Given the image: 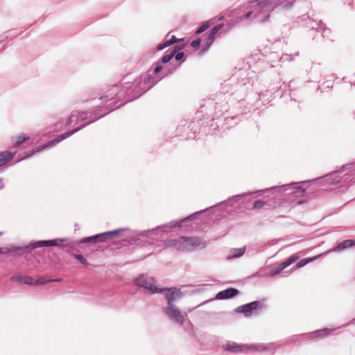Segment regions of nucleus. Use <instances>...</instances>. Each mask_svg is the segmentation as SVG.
Here are the masks:
<instances>
[{
    "instance_id": "obj_1",
    "label": "nucleus",
    "mask_w": 355,
    "mask_h": 355,
    "mask_svg": "<svg viewBox=\"0 0 355 355\" xmlns=\"http://www.w3.org/2000/svg\"><path fill=\"white\" fill-rule=\"evenodd\" d=\"M164 246L180 252H191L198 248H204L205 243L196 236H180L165 241Z\"/></svg>"
},
{
    "instance_id": "obj_2",
    "label": "nucleus",
    "mask_w": 355,
    "mask_h": 355,
    "mask_svg": "<svg viewBox=\"0 0 355 355\" xmlns=\"http://www.w3.org/2000/svg\"><path fill=\"white\" fill-rule=\"evenodd\" d=\"M163 66L159 62H156L153 64V66L149 69L148 72H153V74H155V77L153 78L151 76H149L144 78V83L146 85V87L144 89L146 90L150 89L153 85L168 74L169 72L163 71Z\"/></svg>"
},
{
    "instance_id": "obj_3",
    "label": "nucleus",
    "mask_w": 355,
    "mask_h": 355,
    "mask_svg": "<svg viewBox=\"0 0 355 355\" xmlns=\"http://www.w3.org/2000/svg\"><path fill=\"white\" fill-rule=\"evenodd\" d=\"M135 284L145 289L148 293H162V288L159 287L156 284V281L153 277L141 275L135 279Z\"/></svg>"
},
{
    "instance_id": "obj_4",
    "label": "nucleus",
    "mask_w": 355,
    "mask_h": 355,
    "mask_svg": "<svg viewBox=\"0 0 355 355\" xmlns=\"http://www.w3.org/2000/svg\"><path fill=\"white\" fill-rule=\"evenodd\" d=\"M225 349L233 352H239L247 350L262 351L267 349V348L262 345H238L232 343L225 345Z\"/></svg>"
},
{
    "instance_id": "obj_5",
    "label": "nucleus",
    "mask_w": 355,
    "mask_h": 355,
    "mask_svg": "<svg viewBox=\"0 0 355 355\" xmlns=\"http://www.w3.org/2000/svg\"><path fill=\"white\" fill-rule=\"evenodd\" d=\"M164 311L171 320L180 325L183 324L184 316L176 306H167Z\"/></svg>"
},
{
    "instance_id": "obj_6",
    "label": "nucleus",
    "mask_w": 355,
    "mask_h": 355,
    "mask_svg": "<svg viewBox=\"0 0 355 355\" xmlns=\"http://www.w3.org/2000/svg\"><path fill=\"white\" fill-rule=\"evenodd\" d=\"M164 297L167 301V306H175L173 302L182 296L180 289L172 287L170 288H162Z\"/></svg>"
},
{
    "instance_id": "obj_7",
    "label": "nucleus",
    "mask_w": 355,
    "mask_h": 355,
    "mask_svg": "<svg viewBox=\"0 0 355 355\" xmlns=\"http://www.w3.org/2000/svg\"><path fill=\"white\" fill-rule=\"evenodd\" d=\"M119 232V230H114L111 232H107L102 234H96L95 236L85 238L82 240L83 243L89 242H103L107 239H109L113 236L116 235Z\"/></svg>"
},
{
    "instance_id": "obj_8",
    "label": "nucleus",
    "mask_w": 355,
    "mask_h": 355,
    "mask_svg": "<svg viewBox=\"0 0 355 355\" xmlns=\"http://www.w3.org/2000/svg\"><path fill=\"white\" fill-rule=\"evenodd\" d=\"M299 258L300 256L297 254L292 255L287 260L281 263L277 267L272 268L270 272V276L278 275L282 270L296 261Z\"/></svg>"
},
{
    "instance_id": "obj_9",
    "label": "nucleus",
    "mask_w": 355,
    "mask_h": 355,
    "mask_svg": "<svg viewBox=\"0 0 355 355\" xmlns=\"http://www.w3.org/2000/svg\"><path fill=\"white\" fill-rule=\"evenodd\" d=\"M262 307L261 302L254 301L238 308L239 311L244 313L245 316H250L252 312Z\"/></svg>"
},
{
    "instance_id": "obj_10",
    "label": "nucleus",
    "mask_w": 355,
    "mask_h": 355,
    "mask_svg": "<svg viewBox=\"0 0 355 355\" xmlns=\"http://www.w3.org/2000/svg\"><path fill=\"white\" fill-rule=\"evenodd\" d=\"M81 128H76L71 131H69V132H65L60 136H58L57 138L50 141L49 142H48L47 144H46L45 145L42 146L37 151H40L41 150H43V149H45L46 148H49L50 146H52L59 142H60L61 141L67 139V137H70L71 135H73L75 132H76L77 131H78L79 130H80Z\"/></svg>"
},
{
    "instance_id": "obj_11",
    "label": "nucleus",
    "mask_w": 355,
    "mask_h": 355,
    "mask_svg": "<svg viewBox=\"0 0 355 355\" xmlns=\"http://www.w3.org/2000/svg\"><path fill=\"white\" fill-rule=\"evenodd\" d=\"M238 293L239 291L237 289L234 288H229L226 290L219 292L216 295V298L219 300L227 299L236 295Z\"/></svg>"
},
{
    "instance_id": "obj_12",
    "label": "nucleus",
    "mask_w": 355,
    "mask_h": 355,
    "mask_svg": "<svg viewBox=\"0 0 355 355\" xmlns=\"http://www.w3.org/2000/svg\"><path fill=\"white\" fill-rule=\"evenodd\" d=\"M73 118L76 119V123H77V121L78 119H80V121H83L84 120H85L87 119V113L82 112H78V111H75V112H72L70 117L69 118V121H68L69 124H71L74 121Z\"/></svg>"
},
{
    "instance_id": "obj_13",
    "label": "nucleus",
    "mask_w": 355,
    "mask_h": 355,
    "mask_svg": "<svg viewBox=\"0 0 355 355\" xmlns=\"http://www.w3.org/2000/svg\"><path fill=\"white\" fill-rule=\"evenodd\" d=\"M15 153L3 151L0 153V166H3L14 157Z\"/></svg>"
},
{
    "instance_id": "obj_14",
    "label": "nucleus",
    "mask_w": 355,
    "mask_h": 355,
    "mask_svg": "<svg viewBox=\"0 0 355 355\" xmlns=\"http://www.w3.org/2000/svg\"><path fill=\"white\" fill-rule=\"evenodd\" d=\"M222 26L223 24H218L212 28L210 34L208 35L207 39V47L210 46V45H211V44L214 42L215 39V35L218 32V31L222 28Z\"/></svg>"
},
{
    "instance_id": "obj_15",
    "label": "nucleus",
    "mask_w": 355,
    "mask_h": 355,
    "mask_svg": "<svg viewBox=\"0 0 355 355\" xmlns=\"http://www.w3.org/2000/svg\"><path fill=\"white\" fill-rule=\"evenodd\" d=\"M61 240H50V241H38L34 244V248H40L44 246H54L58 245Z\"/></svg>"
},
{
    "instance_id": "obj_16",
    "label": "nucleus",
    "mask_w": 355,
    "mask_h": 355,
    "mask_svg": "<svg viewBox=\"0 0 355 355\" xmlns=\"http://www.w3.org/2000/svg\"><path fill=\"white\" fill-rule=\"evenodd\" d=\"M321 256H322V254L316 255V256L313 257L303 259L300 260L298 263H297V264L295 265V267L297 268H300L301 267H303V266H306L307 263H309V262H311L313 261L316 260L317 259H318Z\"/></svg>"
},
{
    "instance_id": "obj_17",
    "label": "nucleus",
    "mask_w": 355,
    "mask_h": 355,
    "mask_svg": "<svg viewBox=\"0 0 355 355\" xmlns=\"http://www.w3.org/2000/svg\"><path fill=\"white\" fill-rule=\"evenodd\" d=\"M333 329H324L319 331H315L312 334L313 338H322L329 335L332 332Z\"/></svg>"
},
{
    "instance_id": "obj_18",
    "label": "nucleus",
    "mask_w": 355,
    "mask_h": 355,
    "mask_svg": "<svg viewBox=\"0 0 355 355\" xmlns=\"http://www.w3.org/2000/svg\"><path fill=\"white\" fill-rule=\"evenodd\" d=\"M267 205V202L262 200H257L253 202L252 207L249 209L251 210H259L263 209Z\"/></svg>"
},
{
    "instance_id": "obj_19",
    "label": "nucleus",
    "mask_w": 355,
    "mask_h": 355,
    "mask_svg": "<svg viewBox=\"0 0 355 355\" xmlns=\"http://www.w3.org/2000/svg\"><path fill=\"white\" fill-rule=\"evenodd\" d=\"M354 243L352 240H346L343 242L339 243L336 248L334 250V251H340L344 250L345 248H349L352 246Z\"/></svg>"
},
{
    "instance_id": "obj_20",
    "label": "nucleus",
    "mask_w": 355,
    "mask_h": 355,
    "mask_svg": "<svg viewBox=\"0 0 355 355\" xmlns=\"http://www.w3.org/2000/svg\"><path fill=\"white\" fill-rule=\"evenodd\" d=\"M183 46L179 47V48H175L169 54H167L162 57V62L164 64L168 63L175 55L178 50L183 49Z\"/></svg>"
},
{
    "instance_id": "obj_21",
    "label": "nucleus",
    "mask_w": 355,
    "mask_h": 355,
    "mask_svg": "<svg viewBox=\"0 0 355 355\" xmlns=\"http://www.w3.org/2000/svg\"><path fill=\"white\" fill-rule=\"evenodd\" d=\"M29 139V137H25V135H19L13 139L15 140L14 146L19 147L21 144L28 140Z\"/></svg>"
},
{
    "instance_id": "obj_22",
    "label": "nucleus",
    "mask_w": 355,
    "mask_h": 355,
    "mask_svg": "<svg viewBox=\"0 0 355 355\" xmlns=\"http://www.w3.org/2000/svg\"><path fill=\"white\" fill-rule=\"evenodd\" d=\"M245 251V248L233 249L231 252V254L230 255V258H236V257H241V255H243L244 254Z\"/></svg>"
},
{
    "instance_id": "obj_23",
    "label": "nucleus",
    "mask_w": 355,
    "mask_h": 355,
    "mask_svg": "<svg viewBox=\"0 0 355 355\" xmlns=\"http://www.w3.org/2000/svg\"><path fill=\"white\" fill-rule=\"evenodd\" d=\"M20 281L26 284L35 285V279L28 276H24L20 278Z\"/></svg>"
},
{
    "instance_id": "obj_24",
    "label": "nucleus",
    "mask_w": 355,
    "mask_h": 355,
    "mask_svg": "<svg viewBox=\"0 0 355 355\" xmlns=\"http://www.w3.org/2000/svg\"><path fill=\"white\" fill-rule=\"evenodd\" d=\"M172 44H172L171 41H170V40H166L165 42H164L163 43H159L157 46V49L158 51H162Z\"/></svg>"
},
{
    "instance_id": "obj_25",
    "label": "nucleus",
    "mask_w": 355,
    "mask_h": 355,
    "mask_svg": "<svg viewBox=\"0 0 355 355\" xmlns=\"http://www.w3.org/2000/svg\"><path fill=\"white\" fill-rule=\"evenodd\" d=\"M60 279H55V280H49V282H60ZM46 282H49V281L46 280L43 277H38L37 279H35V285H43L46 284Z\"/></svg>"
},
{
    "instance_id": "obj_26",
    "label": "nucleus",
    "mask_w": 355,
    "mask_h": 355,
    "mask_svg": "<svg viewBox=\"0 0 355 355\" xmlns=\"http://www.w3.org/2000/svg\"><path fill=\"white\" fill-rule=\"evenodd\" d=\"M209 28L208 24H202L196 31V34H200L205 31Z\"/></svg>"
},
{
    "instance_id": "obj_27",
    "label": "nucleus",
    "mask_w": 355,
    "mask_h": 355,
    "mask_svg": "<svg viewBox=\"0 0 355 355\" xmlns=\"http://www.w3.org/2000/svg\"><path fill=\"white\" fill-rule=\"evenodd\" d=\"M75 257L80 262L82 263L83 264H85V265H87V261L86 259L83 257V255L81 254H76L75 255Z\"/></svg>"
},
{
    "instance_id": "obj_28",
    "label": "nucleus",
    "mask_w": 355,
    "mask_h": 355,
    "mask_svg": "<svg viewBox=\"0 0 355 355\" xmlns=\"http://www.w3.org/2000/svg\"><path fill=\"white\" fill-rule=\"evenodd\" d=\"M200 39H197V40H195L192 42L191 43V46L193 47V48H198L200 44Z\"/></svg>"
},
{
    "instance_id": "obj_29",
    "label": "nucleus",
    "mask_w": 355,
    "mask_h": 355,
    "mask_svg": "<svg viewBox=\"0 0 355 355\" xmlns=\"http://www.w3.org/2000/svg\"><path fill=\"white\" fill-rule=\"evenodd\" d=\"M183 39H178L175 36L173 35L171 38L170 39V41H171L172 44H175L178 42L182 41Z\"/></svg>"
},
{
    "instance_id": "obj_30",
    "label": "nucleus",
    "mask_w": 355,
    "mask_h": 355,
    "mask_svg": "<svg viewBox=\"0 0 355 355\" xmlns=\"http://www.w3.org/2000/svg\"><path fill=\"white\" fill-rule=\"evenodd\" d=\"M184 57V53L183 52H180L176 54L175 55V60H180L183 58Z\"/></svg>"
},
{
    "instance_id": "obj_31",
    "label": "nucleus",
    "mask_w": 355,
    "mask_h": 355,
    "mask_svg": "<svg viewBox=\"0 0 355 355\" xmlns=\"http://www.w3.org/2000/svg\"><path fill=\"white\" fill-rule=\"evenodd\" d=\"M270 14H268L262 20V22H265V21H267L269 20L270 19Z\"/></svg>"
},
{
    "instance_id": "obj_32",
    "label": "nucleus",
    "mask_w": 355,
    "mask_h": 355,
    "mask_svg": "<svg viewBox=\"0 0 355 355\" xmlns=\"http://www.w3.org/2000/svg\"><path fill=\"white\" fill-rule=\"evenodd\" d=\"M268 5V2H261L260 3H259V6H261V7H264V6L266 7Z\"/></svg>"
},
{
    "instance_id": "obj_33",
    "label": "nucleus",
    "mask_w": 355,
    "mask_h": 355,
    "mask_svg": "<svg viewBox=\"0 0 355 355\" xmlns=\"http://www.w3.org/2000/svg\"><path fill=\"white\" fill-rule=\"evenodd\" d=\"M252 14V12H251V11H250V12H248L246 14V15H245V18H247V19H248V18H250V17H251Z\"/></svg>"
},
{
    "instance_id": "obj_34",
    "label": "nucleus",
    "mask_w": 355,
    "mask_h": 355,
    "mask_svg": "<svg viewBox=\"0 0 355 355\" xmlns=\"http://www.w3.org/2000/svg\"><path fill=\"white\" fill-rule=\"evenodd\" d=\"M112 90H113L114 92H116L118 90V88L116 86H113L112 88Z\"/></svg>"
},
{
    "instance_id": "obj_35",
    "label": "nucleus",
    "mask_w": 355,
    "mask_h": 355,
    "mask_svg": "<svg viewBox=\"0 0 355 355\" xmlns=\"http://www.w3.org/2000/svg\"><path fill=\"white\" fill-rule=\"evenodd\" d=\"M3 187V183H2V181L0 180V189H1Z\"/></svg>"
},
{
    "instance_id": "obj_36",
    "label": "nucleus",
    "mask_w": 355,
    "mask_h": 355,
    "mask_svg": "<svg viewBox=\"0 0 355 355\" xmlns=\"http://www.w3.org/2000/svg\"><path fill=\"white\" fill-rule=\"evenodd\" d=\"M136 81H137H137H139V82H140V81H141V78H139Z\"/></svg>"
}]
</instances>
